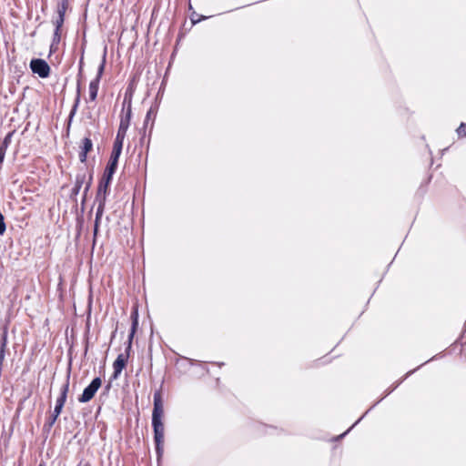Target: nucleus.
Instances as JSON below:
<instances>
[{
	"label": "nucleus",
	"instance_id": "f257e3e1",
	"mask_svg": "<svg viewBox=\"0 0 466 466\" xmlns=\"http://www.w3.org/2000/svg\"><path fill=\"white\" fill-rule=\"evenodd\" d=\"M153 399L152 427L157 460L159 462L164 454V424L162 422L164 409L160 390L154 392Z\"/></svg>",
	"mask_w": 466,
	"mask_h": 466
},
{
	"label": "nucleus",
	"instance_id": "f03ea898",
	"mask_svg": "<svg viewBox=\"0 0 466 466\" xmlns=\"http://www.w3.org/2000/svg\"><path fill=\"white\" fill-rule=\"evenodd\" d=\"M131 320V329L128 334L125 352L120 353L113 363L114 371L113 374L111 375V380H116L120 376L122 370L126 368L127 363L128 361V358L132 349V341L138 328V311L137 309H132Z\"/></svg>",
	"mask_w": 466,
	"mask_h": 466
},
{
	"label": "nucleus",
	"instance_id": "7ed1b4c3",
	"mask_svg": "<svg viewBox=\"0 0 466 466\" xmlns=\"http://www.w3.org/2000/svg\"><path fill=\"white\" fill-rule=\"evenodd\" d=\"M69 380H70V370L67 372L66 382L61 387L60 395L56 399L54 410H53L52 414L49 416V418L47 419V420L44 424V428L43 429L46 431H49L51 430V428L54 426V424L56 423L57 418L59 417V415L62 412V410H63V408L65 406V403L66 401L67 393H68V390H69Z\"/></svg>",
	"mask_w": 466,
	"mask_h": 466
},
{
	"label": "nucleus",
	"instance_id": "20e7f679",
	"mask_svg": "<svg viewBox=\"0 0 466 466\" xmlns=\"http://www.w3.org/2000/svg\"><path fill=\"white\" fill-rule=\"evenodd\" d=\"M108 194H109L108 187H101V186L97 187L96 198H95V202L97 203V208H96V218H95L94 230H93L94 243L96 242V237L98 234L101 218L104 214L105 206H106V202Z\"/></svg>",
	"mask_w": 466,
	"mask_h": 466
},
{
	"label": "nucleus",
	"instance_id": "39448f33",
	"mask_svg": "<svg viewBox=\"0 0 466 466\" xmlns=\"http://www.w3.org/2000/svg\"><path fill=\"white\" fill-rule=\"evenodd\" d=\"M84 54H85V45L83 44L82 46H81V56H80L79 65H78V75H77L78 78H77V85H76V98H75V101H74V105H73V106H72V108L70 110L68 118H67V122H66V132L67 136L69 135V131H70V127H71V124H72L73 118H74V116L76 114V111H77V108H78V106H79V103H80V98H81V77H82L83 66H84Z\"/></svg>",
	"mask_w": 466,
	"mask_h": 466
},
{
	"label": "nucleus",
	"instance_id": "423d86ee",
	"mask_svg": "<svg viewBox=\"0 0 466 466\" xmlns=\"http://www.w3.org/2000/svg\"><path fill=\"white\" fill-rule=\"evenodd\" d=\"M102 385V380L100 377L94 378L91 382L84 389L81 395L78 397L80 403H86L90 401L99 390Z\"/></svg>",
	"mask_w": 466,
	"mask_h": 466
},
{
	"label": "nucleus",
	"instance_id": "0eeeda50",
	"mask_svg": "<svg viewBox=\"0 0 466 466\" xmlns=\"http://www.w3.org/2000/svg\"><path fill=\"white\" fill-rule=\"evenodd\" d=\"M30 69L41 78L48 77L51 70L48 63L42 58H33L30 61Z\"/></svg>",
	"mask_w": 466,
	"mask_h": 466
},
{
	"label": "nucleus",
	"instance_id": "6e6552de",
	"mask_svg": "<svg viewBox=\"0 0 466 466\" xmlns=\"http://www.w3.org/2000/svg\"><path fill=\"white\" fill-rule=\"evenodd\" d=\"M86 167H81L78 169L76 175V181H75V185L74 187H72L71 189V193H70V198L71 199H75L76 198V196L79 194L80 192V189L83 186V184L86 182Z\"/></svg>",
	"mask_w": 466,
	"mask_h": 466
},
{
	"label": "nucleus",
	"instance_id": "1a4fd4ad",
	"mask_svg": "<svg viewBox=\"0 0 466 466\" xmlns=\"http://www.w3.org/2000/svg\"><path fill=\"white\" fill-rule=\"evenodd\" d=\"M423 364L420 365V367L422 366ZM418 369H420V366L418 368H416L415 370H410L409 372L406 373V375L400 380H399L398 382H396L390 389L387 390L385 395L380 400H378L372 407H370L347 431H345L344 433H342L341 435L339 436V439H341L343 438L350 431L352 427H354L357 423H359L362 418L375 406L377 405L383 398H385L386 396H388L389 394H390L397 387H399L400 384H401L403 382L404 380H406L410 374H412L414 371H416Z\"/></svg>",
	"mask_w": 466,
	"mask_h": 466
},
{
	"label": "nucleus",
	"instance_id": "9d476101",
	"mask_svg": "<svg viewBox=\"0 0 466 466\" xmlns=\"http://www.w3.org/2000/svg\"><path fill=\"white\" fill-rule=\"evenodd\" d=\"M117 167L106 165L104 173L99 180L98 186L108 187L113 179V176L116 173Z\"/></svg>",
	"mask_w": 466,
	"mask_h": 466
},
{
	"label": "nucleus",
	"instance_id": "9b49d317",
	"mask_svg": "<svg viewBox=\"0 0 466 466\" xmlns=\"http://www.w3.org/2000/svg\"><path fill=\"white\" fill-rule=\"evenodd\" d=\"M132 118V109L127 108L125 111H122L120 116V123L118 127V130L127 132L131 122Z\"/></svg>",
	"mask_w": 466,
	"mask_h": 466
},
{
	"label": "nucleus",
	"instance_id": "f8f14e48",
	"mask_svg": "<svg viewBox=\"0 0 466 466\" xmlns=\"http://www.w3.org/2000/svg\"><path fill=\"white\" fill-rule=\"evenodd\" d=\"M99 81L97 79H93L89 83V100L95 101L97 97L98 88H99Z\"/></svg>",
	"mask_w": 466,
	"mask_h": 466
},
{
	"label": "nucleus",
	"instance_id": "ddd939ff",
	"mask_svg": "<svg viewBox=\"0 0 466 466\" xmlns=\"http://www.w3.org/2000/svg\"><path fill=\"white\" fill-rule=\"evenodd\" d=\"M126 135H127V132L117 130V133H116V138H115V141L113 144V148H115V149L116 148L119 150L123 149V144H124V139L126 137Z\"/></svg>",
	"mask_w": 466,
	"mask_h": 466
},
{
	"label": "nucleus",
	"instance_id": "4468645a",
	"mask_svg": "<svg viewBox=\"0 0 466 466\" xmlns=\"http://www.w3.org/2000/svg\"><path fill=\"white\" fill-rule=\"evenodd\" d=\"M121 153L122 150L113 148L106 165L117 167Z\"/></svg>",
	"mask_w": 466,
	"mask_h": 466
},
{
	"label": "nucleus",
	"instance_id": "2eb2a0df",
	"mask_svg": "<svg viewBox=\"0 0 466 466\" xmlns=\"http://www.w3.org/2000/svg\"><path fill=\"white\" fill-rule=\"evenodd\" d=\"M61 41V34L57 30L54 31L52 43L50 45V53H54L58 49V45Z\"/></svg>",
	"mask_w": 466,
	"mask_h": 466
},
{
	"label": "nucleus",
	"instance_id": "dca6fc26",
	"mask_svg": "<svg viewBox=\"0 0 466 466\" xmlns=\"http://www.w3.org/2000/svg\"><path fill=\"white\" fill-rule=\"evenodd\" d=\"M127 108L132 109V91L129 88L125 93L122 111H125Z\"/></svg>",
	"mask_w": 466,
	"mask_h": 466
},
{
	"label": "nucleus",
	"instance_id": "f3484780",
	"mask_svg": "<svg viewBox=\"0 0 466 466\" xmlns=\"http://www.w3.org/2000/svg\"><path fill=\"white\" fill-rule=\"evenodd\" d=\"M14 134H15V130L10 131L5 135V137L0 142V150L6 152V149L12 141V137H13Z\"/></svg>",
	"mask_w": 466,
	"mask_h": 466
},
{
	"label": "nucleus",
	"instance_id": "a211bd4d",
	"mask_svg": "<svg viewBox=\"0 0 466 466\" xmlns=\"http://www.w3.org/2000/svg\"><path fill=\"white\" fill-rule=\"evenodd\" d=\"M106 56V51L105 50L102 61H101V63H100V65L98 66V68H97L96 76L94 78V79H97V81H99V82H100L101 77H102V76L104 74V71H105Z\"/></svg>",
	"mask_w": 466,
	"mask_h": 466
},
{
	"label": "nucleus",
	"instance_id": "6ab92c4d",
	"mask_svg": "<svg viewBox=\"0 0 466 466\" xmlns=\"http://www.w3.org/2000/svg\"><path fill=\"white\" fill-rule=\"evenodd\" d=\"M93 149V142L90 137H86L82 140L81 150L89 153Z\"/></svg>",
	"mask_w": 466,
	"mask_h": 466
},
{
	"label": "nucleus",
	"instance_id": "aec40b11",
	"mask_svg": "<svg viewBox=\"0 0 466 466\" xmlns=\"http://www.w3.org/2000/svg\"><path fill=\"white\" fill-rule=\"evenodd\" d=\"M92 181H93V170H91L89 172V175H88V179L87 181L86 182V187L84 188V191H83V199H82V202L84 203L86 199V196H87V193L91 187V185H92Z\"/></svg>",
	"mask_w": 466,
	"mask_h": 466
},
{
	"label": "nucleus",
	"instance_id": "412c9836",
	"mask_svg": "<svg viewBox=\"0 0 466 466\" xmlns=\"http://www.w3.org/2000/svg\"><path fill=\"white\" fill-rule=\"evenodd\" d=\"M68 5V0H62L57 5V15L60 16H65Z\"/></svg>",
	"mask_w": 466,
	"mask_h": 466
},
{
	"label": "nucleus",
	"instance_id": "4be33fe9",
	"mask_svg": "<svg viewBox=\"0 0 466 466\" xmlns=\"http://www.w3.org/2000/svg\"><path fill=\"white\" fill-rule=\"evenodd\" d=\"M6 345H7V330H6V329H5L0 337V350H6Z\"/></svg>",
	"mask_w": 466,
	"mask_h": 466
},
{
	"label": "nucleus",
	"instance_id": "5701e85b",
	"mask_svg": "<svg viewBox=\"0 0 466 466\" xmlns=\"http://www.w3.org/2000/svg\"><path fill=\"white\" fill-rule=\"evenodd\" d=\"M65 22V16L57 15V18L54 21L55 25V30H57V32L61 31V28Z\"/></svg>",
	"mask_w": 466,
	"mask_h": 466
},
{
	"label": "nucleus",
	"instance_id": "b1692460",
	"mask_svg": "<svg viewBox=\"0 0 466 466\" xmlns=\"http://www.w3.org/2000/svg\"><path fill=\"white\" fill-rule=\"evenodd\" d=\"M190 19H191L192 24L196 25L198 22L207 19V16H205V15L198 16V15L196 12H193L192 15H190Z\"/></svg>",
	"mask_w": 466,
	"mask_h": 466
},
{
	"label": "nucleus",
	"instance_id": "393cba45",
	"mask_svg": "<svg viewBox=\"0 0 466 466\" xmlns=\"http://www.w3.org/2000/svg\"><path fill=\"white\" fill-rule=\"evenodd\" d=\"M5 230H6V225H5V217L0 212V235H4Z\"/></svg>",
	"mask_w": 466,
	"mask_h": 466
},
{
	"label": "nucleus",
	"instance_id": "a878e982",
	"mask_svg": "<svg viewBox=\"0 0 466 466\" xmlns=\"http://www.w3.org/2000/svg\"><path fill=\"white\" fill-rule=\"evenodd\" d=\"M456 131H457V134L459 137H465L466 136V124L461 123Z\"/></svg>",
	"mask_w": 466,
	"mask_h": 466
},
{
	"label": "nucleus",
	"instance_id": "bb28decb",
	"mask_svg": "<svg viewBox=\"0 0 466 466\" xmlns=\"http://www.w3.org/2000/svg\"><path fill=\"white\" fill-rule=\"evenodd\" d=\"M152 115L155 116L156 113H154L153 108L150 107V109L147 111V113L146 115V118H145V121H144V128H146V127L148 124V121L150 120Z\"/></svg>",
	"mask_w": 466,
	"mask_h": 466
},
{
	"label": "nucleus",
	"instance_id": "cd10ccee",
	"mask_svg": "<svg viewBox=\"0 0 466 466\" xmlns=\"http://www.w3.org/2000/svg\"><path fill=\"white\" fill-rule=\"evenodd\" d=\"M79 160L81 163H86V157H87V153H86L85 151H80L79 152Z\"/></svg>",
	"mask_w": 466,
	"mask_h": 466
},
{
	"label": "nucleus",
	"instance_id": "c85d7f7f",
	"mask_svg": "<svg viewBox=\"0 0 466 466\" xmlns=\"http://www.w3.org/2000/svg\"><path fill=\"white\" fill-rule=\"evenodd\" d=\"M5 151L0 150V168L2 167L3 162L5 157Z\"/></svg>",
	"mask_w": 466,
	"mask_h": 466
},
{
	"label": "nucleus",
	"instance_id": "c756f323",
	"mask_svg": "<svg viewBox=\"0 0 466 466\" xmlns=\"http://www.w3.org/2000/svg\"><path fill=\"white\" fill-rule=\"evenodd\" d=\"M111 381H112V380H110V381H109V382L106 384V386L105 387V390H106V391H109V390H110V389H111Z\"/></svg>",
	"mask_w": 466,
	"mask_h": 466
},
{
	"label": "nucleus",
	"instance_id": "7c9ffc66",
	"mask_svg": "<svg viewBox=\"0 0 466 466\" xmlns=\"http://www.w3.org/2000/svg\"><path fill=\"white\" fill-rule=\"evenodd\" d=\"M153 127H154V124H151V127H150L149 132H152Z\"/></svg>",
	"mask_w": 466,
	"mask_h": 466
},
{
	"label": "nucleus",
	"instance_id": "2f4dec72",
	"mask_svg": "<svg viewBox=\"0 0 466 466\" xmlns=\"http://www.w3.org/2000/svg\"><path fill=\"white\" fill-rule=\"evenodd\" d=\"M153 127H154V124H151V127H150L149 132H152Z\"/></svg>",
	"mask_w": 466,
	"mask_h": 466
},
{
	"label": "nucleus",
	"instance_id": "473e14b6",
	"mask_svg": "<svg viewBox=\"0 0 466 466\" xmlns=\"http://www.w3.org/2000/svg\"><path fill=\"white\" fill-rule=\"evenodd\" d=\"M153 127H154V124H151V127H150L149 132H152Z\"/></svg>",
	"mask_w": 466,
	"mask_h": 466
},
{
	"label": "nucleus",
	"instance_id": "72a5a7b5",
	"mask_svg": "<svg viewBox=\"0 0 466 466\" xmlns=\"http://www.w3.org/2000/svg\"><path fill=\"white\" fill-rule=\"evenodd\" d=\"M224 365V362L218 363V366L221 367Z\"/></svg>",
	"mask_w": 466,
	"mask_h": 466
},
{
	"label": "nucleus",
	"instance_id": "f704fd0d",
	"mask_svg": "<svg viewBox=\"0 0 466 466\" xmlns=\"http://www.w3.org/2000/svg\"><path fill=\"white\" fill-rule=\"evenodd\" d=\"M38 466H46L44 462H41Z\"/></svg>",
	"mask_w": 466,
	"mask_h": 466
}]
</instances>
